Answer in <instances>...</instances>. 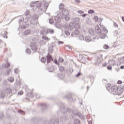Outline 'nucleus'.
<instances>
[{
	"instance_id": "nucleus-51",
	"label": "nucleus",
	"mask_w": 124,
	"mask_h": 124,
	"mask_svg": "<svg viewBox=\"0 0 124 124\" xmlns=\"http://www.w3.org/2000/svg\"><path fill=\"white\" fill-rule=\"evenodd\" d=\"M104 48L106 49H109V46L107 45H105L104 46Z\"/></svg>"
},
{
	"instance_id": "nucleus-61",
	"label": "nucleus",
	"mask_w": 124,
	"mask_h": 124,
	"mask_svg": "<svg viewBox=\"0 0 124 124\" xmlns=\"http://www.w3.org/2000/svg\"><path fill=\"white\" fill-rule=\"evenodd\" d=\"M113 25L114 27H115V28H118V24H117V23H116L115 22H114Z\"/></svg>"
},
{
	"instance_id": "nucleus-5",
	"label": "nucleus",
	"mask_w": 124,
	"mask_h": 124,
	"mask_svg": "<svg viewBox=\"0 0 124 124\" xmlns=\"http://www.w3.org/2000/svg\"><path fill=\"white\" fill-rule=\"evenodd\" d=\"M107 89L108 91L110 93H112V94H117L118 86H114L111 87V85L108 84V86L107 87Z\"/></svg>"
},
{
	"instance_id": "nucleus-10",
	"label": "nucleus",
	"mask_w": 124,
	"mask_h": 124,
	"mask_svg": "<svg viewBox=\"0 0 124 124\" xmlns=\"http://www.w3.org/2000/svg\"><path fill=\"white\" fill-rule=\"evenodd\" d=\"M31 47L32 51H33L34 52H36L37 51L38 48L36 45L35 44H31Z\"/></svg>"
},
{
	"instance_id": "nucleus-59",
	"label": "nucleus",
	"mask_w": 124,
	"mask_h": 124,
	"mask_svg": "<svg viewBox=\"0 0 124 124\" xmlns=\"http://www.w3.org/2000/svg\"><path fill=\"white\" fill-rule=\"evenodd\" d=\"M23 93H24V92L23 91H20L18 93V94H21V95H22Z\"/></svg>"
},
{
	"instance_id": "nucleus-34",
	"label": "nucleus",
	"mask_w": 124,
	"mask_h": 124,
	"mask_svg": "<svg viewBox=\"0 0 124 124\" xmlns=\"http://www.w3.org/2000/svg\"><path fill=\"white\" fill-rule=\"evenodd\" d=\"M8 80L9 81V82H14V78H12V77H10L8 78Z\"/></svg>"
},
{
	"instance_id": "nucleus-30",
	"label": "nucleus",
	"mask_w": 124,
	"mask_h": 124,
	"mask_svg": "<svg viewBox=\"0 0 124 124\" xmlns=\"http://www.w3.org/2000/svg\"><path fill=\"white\" fill-rule=\"evenodd\" d=\"M41 109H45V108H46V107H47V106L46 105V103H43L41 104Z\"/></svg>"
},
{
	"instance_id": "nucleus-40",
	"label": "nucleus",
	"mask_w": 124,
	"mask_h": 124,
	"mask_svg": "<svg viewBox=\"0 0 124 124\" xmlns=\"http://www.w3.org/2000/svg\"><path fill=\"white\" fill-rule=\"evenodd\" d=\"M77 115L78 117H79L80 119H84V116H83V115H82V114H77Z\"/></svg>"
},
{
	"instance_id": "nucleus-35",
	"label": "nucleus",
	"mask_w": 124,
	"mask_h": 124,
	"mask_svg": "<svg viewBox=\"0 0 124 124\" xmlns=\"http://www.w3.org/2000/svg\"><path fill=\"white\" fill-rule=\"evenodd\" d=\"M79 40H84L85 39V37L82 35H80L79 36Z\"/></svg>"
},
{
	"instance_id": "nucleus-58",
	"label": "nucleus",
	"mask_w": 124,
	"mask_h": 124,
	"mask_svg": "<svg viewBox=\"0 0 124 124\" xmlns=\"http://www.w3.org/2000/svg\"><path fill=\"white\" fill-rule=\"evenodd\" d=\"M75 2H76V3L78 4L81 1H80V0H75Z\"/></svg>"
},
{
	"instance_id": "nucleus-28",
	"label": "nucleus",
	"mask_w": 124,
	"mask_h": 124,
	"mask_svg": "<svg viewBox=\"0 0 124 124\" xmlns=\"http://www.w3.org/2000/svg\"><path fill=\"white\" fill-rule=\"evenodd\" d=\"M39 44L40 45H45V44H46V42L43 40H41L39 42Z\"/></svg>"
},
{
	"instance_id": "nucleus-13",
	"label": "nucleus",
	"mask_w": 124,
	"mask_h": 124,
	"mask_svg": "<svg viewBox=\"0 0 124 124\" xmlns=\"http://www.w3.org/2000/svg\"><path fill=\"white\" fill-rule=\"evenodd\" d=\"M38 42V41L37 40V39L36 38H32L31 40V44H35L36 43H37Z\"/></svg>"
},
{
	"instance_id": "nucleus-56",
	"label": "nucleus",
	"mask_w": 124,
	"mask_h": 124,
	"mask_svg": "<svg viewBox=\"0 0 124 124\" xmlns=\"http://www.w3.org/2000/svg\"><path fill=\"white\" fill-rule=\"evenodd\" d=\"M54 63H55V64H56L57 65H59L60 64L59 62H58V61H57V60H54Z\"/></svg>"
},
{
	"instance_id": "nucleus-63",
	"label": "nucleus",
	"mask_w": 124,
	"mask_h": 124,
	"mask_svg": "<svg viewBox=\"0 0 124 124\" xmlns=\"http://www.w3.org/2000/svg\"><path fill=\"white\" fill-rule=\"evenodd\" d=\"M0 97L1 98H4V96L3 95V94H1L0 96Z\"/></svg>"
},
{
	"instance_id": "nucleus-11",
	"label": "nucleus",
	"mask_w": 124,
	"mask_h": 124,
	"mask_svg": "<svg viewBox=\"0 0 124 124\" xmlns=\"http://www.w3.org/2000/svg\"><path fill=\"white\" fill-rule=\"evenodd\" d=\"M46 60H47V63H49L50 62H52V61H53L52 56L50 55L49 53H48L47 55L46 56Z\"/></svg>"
},
{
	"instance_id": "nucleus-18",
	"label": "nucleus",
	"mask_w": 124,
	"mask_h": 124,
	"mask_svg": "<svg viewBox=\"0 0 124 124\" xmlns=\"http://www.w3.org/2000/svg\"><path fill=\"white\" fill-rule=\"evenodd\" d=\"M65 121H66V117L65 116L61 117L60 118V122L61 123H62V124H64L65 123Z\"/></svg>"
},
{
	"instance_id": "nucleus-27",
	"label": "nucleus",
	"mask_w": 124,
	"mask_h": 124,
	"mask_svg": "<svg viewBox=\"0 0 124 124\" xmlns=\"http://www.w3.org/2000/svg\"><path fill=\"white\" fill-rule=\"evenodd\" d=\"M108 63L110 64V65H115V60H110L108 62Z\"/></svg>"
},
{
	"instance_id": "nucleus-15",
	"label": "nucleus",
	"mask_w": 124,
	"mask_h": 124,
	"mask_svg": "<svg viewBox=\"0 0 124 124\" xmlns=\"http://www.w3.org/2000/svg\"><path fill=\"white\" fill-rule=\"evenodd\" d=\"M73 22L75 23V24H78L79 22H80V18L78 17H76L72 19Z\"/></svg>"
},
{
	"instance_id": "nucleus-39",
	"label": "nucleus",
	"mask_w": 124,
	"mask_h": 124,
	"mask_svg": "<svg viewBox=\"0 0 124 124\" xmlns=\"http://www.w3.org/2000/svg\"><path fill=\"white\" fill-rule=\"evenodd\" d=\"M81 75H83V74L81 73V71H79V72L76 75V77H79V76H81Z\"/></svg>"
},
{
	"instance_id": "nucleus-45",
	"label": "nucleus",
	"mask_w": 124,
	"mask_h": 124,
	"mask_svg": "<svg viewBox=\"0 0 124 124\" xmlns=\"http://www.w3.org/2000/svg\"><path fill=\"white\" fill-rule=\"evenodd\" d=\"M10 65V63L8 62H7L6 64H5V68H7L9 67Z\"/></svg>"
},
{
	"instance_id": "nucleus-48",
	"label": "nucleus",
	"mask_w": 124,
	"mask_h": 124,
	"mask_svg": "<svg viewBox=\"0 0 124 124\" xmlns=\"http://www.w3.org/2000/svg\"><path fill=\"white\" fill-rule=\"evenodd\" d=\"M10 71H11V70L10 69L7 70L6 72V75H9V73H10Z\"/></svg>"
},
{
	"instance_id": "nucleus-41",
	"label": "nucleus",
	"mask_w": 124,
	"mask_h": 124,
	"mask_svg": "<svg viewBox=\"0 0 124 124\" xmlns=\"http://www.w3.org/2000/svg\"><path fill=\"white\" fill-rule=\"evenodd\" d=\"M54 19L50 18L49 19V24H50L51 25H52V24H54Z\"/></svg>"
},
{
	"instance_id": "nucleus-12",
	"label": "nucleus",
	"mask_w": 124,
	"mask_h": 124,
	"mask_svg": "<svg viewBox=\"0 0 124 124\" xmlns=\"http://www.w3.org/2000/svg\"><path fill=\"white\" fill-rule=\"evenodd\" d=\"M124 93V88L117 87V92L116 95H120L121 93Z\"/></svg>"
},
{
	"instance_id": "nucleus-53",
	"label": "nucleus",
	"mask_w": 124,
	"mask_h": 124,
	"mask_svg": "<svg viewBox=\"0 0 124 124\" xmlns=\"http://www.w3.org/2000/svg\"><path fill=\"white\" fill-rule=\"evenodd\" d=\"M26 52H27L28 54H31V49H30V48H27Z\"/></svg>"
},
{
	"instance_id": "nucleus-22",
	"label": "nucleus",
	"mask_w": 124,
	"mask_h": 124,
	"mask_svg": "<svg viewBox=\"0 0 124 124\" xmlns=\"http://www.w3.org/2000/svg\"><path fill=\"white\" fill-rule=\"evenodd\" d=\"M33 21H37L38 19V15L34 14L33 15Z\"/></svg>"
},
{
	"instance_id": "nucleus-21",
	"label": "nucleus",
	"mask_w": 124,
	"mask_h": 124,
	"mask_svg": "<svg viewBox=\"0 0 124 124\" xmlns=\"http://www.w3.org/2000/svg\"><path fill=\"white\" fill-rule=\"evenodd\" d=\"M47 68L49 72H53L54 71V66H48Z\"/></svg>"
},
{
	"instance_id": "nucleus-37",
	"label": "nucleus",
	"mask_w": 124,
	"mask_h": 124,
	"mask_svg": "<svg viewBox=\"0 0 124 124\" xmlns=\"http://www.w3.org/2000/svg\"><path fill=\"white\" fill-rule=\"evenodd\" d=\"M46 58H45V57H42L41 59V62H46Z\"/></svg>"
},
{
	"instance_id": "nucleus-17",
	"label": "nucleus",
	"mask_w": 124,
	"mask_h": 124,
	"mask_svg": "<svg viewBox=\"0 0 124 124\" xmlns=\"http://www.w3.org/2000/svg\"><path fill=\"white\" fill-rule=\"evenodd\" d=\"M89 33L91 35L94 36L95 35V32H94V30H93V29H89Z\"/></svg>"
},
{
	"instance_id": "nucleus-44",
	"label": "nucleus",
	"mask_w": 124,
	"mask_h": 124,
	"mask_svg": "<svg viewBox=\"0 0 124 124\" xmlns=\"http://www.w3.org/2000/svg\"><path fill=\"white\" fill-rule=\"evenodd\" d=\"M42 39H44V40H49V38L45 36H42Z\"/></svg>"
},
{
	"instance_id": "nucleus-16",
	"label": "nucleus",
	"mask_w": 124,
	"mask_h": 124,
	"mask_svg": "<svg viewBox=\"0 0 124 124\" xmlns=\"http://www.w3.org/2000/svg\"><path fill=\"white\" fill-rule=\"evenodd\" d=\"M28 96L29 98H33L34 97V95L32 92H30L27 93Z\"/></svg>"
},
{
	"instance_id": "nucleus-20",
	"label": "nucleus",
	"mask_w": 124,
	"mask_h": 124,
	"mask_svg": "<svg viewBox=\"0 0 124 124\" xmlns=\"http://www.w3.org/2000/svg\"><path fill=\"white\" fill-rule=\"evenodd\" d=\"M85 41H86V42H91V41H92V38H91L90 36H86L85 38Z\"/></svg>"
},
{
	"instance_id": "nucleus-46",
	"label": "nucleus",
	"mask_w": 124,
	"mask_h": 124,
	"mask_svg": "<svg viewBox=\"0 0 124 124\" xmlns=\"http://www.w3.org/2000/svg\"><path fill=\"white\" fill-rule=\"evenodd\" d=\"M98 19H99L98 16H94V19L95 22H97L98 21Z\"/></svg>"
},
{
	"instance_id": "nucleus-1",
	"label": "nucleus",
	"mask_w": 124,
	"mask_h": 124,
	"mask_svg": "<svg viewBox=\"0 0 124 124\" xmlns=\"http://www.w3.org/2000/svg\"><path fill=\"white\" fill-rule=\"evenodd\" d=\"M25 18L22 16L20 17L19 20V28H18V31H20L21 30H25L26 28L29 27V24L34 25V23H32L31 20V15L30 14V11H26L25 12Z\"/></svg>"
},
{
	"instance_id": "nucleus-42",
	"label": "nucleus",
	"mask_w": 124,
	"mask_h": 124,
	"mask_svg": "<svg viewBox=\"0 0 124 124\" xmlns=\"http://www.w3.org/2000/svg\"><path fill=\"white\" fill-rule=\"evenodd\" d=\"M63 58H62V57H59V62H63Z\"/></svg>"
},
{
	"instance_id": "nucleus-52",
	"label": "nucleus",
	"mask_w": 124,
	"mask_h": 124,
	"mask_svg": "<svg viewBox=\"0 0 124 124\" xmlns=\"http://www.w3.org/2000/svg\"><path fill=\"white\" fill-rule=\"evenodd\" d=\"M120 62L122 63H124V57L121 58L120 61Z\"/></svg>"
},
{
	"instance_id": "nucleus-33",
	"label": "nucleus",
	"mask_w": 124,
	"mask_h": 124,
	"mask_svg": "<svg viewBox=\"0 0 124 124\" xmlns=\"http://www.w3.org/2000/svg\"><path fill=\"white\" fill-rule=\"evenodd\" d=\"M67 71L70 74L73 72V69L72 68H69L67 69Z\"/></svg>"
},
{
	"instance_id": "nucleus-55",
	"label": "nucleus",
	"mask_w": 124,
	"mask_h": 124,
	"mask_svg": "<svg viewBox=\"0 0 124 124\" xmlns=\"http://www.w3.org/2000/svg\"><path fill=\"white\" fill-rule=\"evenodd\" d=\"M65 98H67L68 99H70V98H71V95H66Z\"/></svg>"
},
{
	"instance_id": "nucleus-60",
	"label": "nucleus",
	"mask_w": 124,
	"mask_h": 124,
	"mask_svg": "<svg viewBox=\"0 0 124 124\" xmlns=\"http://www.w3.org/2000/svg\"><path fill=\"white\" fill-rule=\"evenodd\" d=\"M0 115H1V116H0V119H2V118H3V113H0Z\"/></svg>"
},
{
	"instance_id": "nucleus-47",
	"label": "nucleus",
	"mask_w": 124,
	"mask_h": 124,
	"mask_svg": "<svg viewBox=\"0 0 124 124\" xmlns=\"http://www.w3.org/2000/svg\"><path fill=\"white\" fill-rule=\"evenodd\" d=\"M65 34L66 35H70V33L69 32V31H65Z\"/></svg>"
},
{
	"instance_id": "nucleus-23",
	"label": "nucleus",
	"mask_w": 124,
	"mask_h": 124,
	"mask_svg": "<svg viewBox=\"0 0 124 124\" xmlns=\"http://www.w3.org/2000/svg\"><path fill=\"white\" fill-rule=\"evenodd\" d=\"M31 30H26L24 32V35H29V34H31Z\"/></svg>"
},
{
	"instance_id": "nucleus-7",
	"label": "nucleus",
	"mask_w": 124,
	"mask_h": 124,
	"mask_svg": "<svg viewBox=\"0 0 124 124\" xmlns=\"http://www.w3.org/2000/svg\"><path fill=\"white\" fill-rule=\"evenodd\" d=\"M59 14H62V12H61V9L59 8V11L57 13V16H54V20L55 22L57 23H61V19H62V17H61V16L59 15Z\"/></svg>"
},
{
	"instance_id": "nucleus-54",
	"label": "nucleus",
	"mask_w": 124,
	"mask_h": 124,
	"mask_svg": "<svg viewBox=\"0 0 124 124\" xmlns=\"http://www.w3.org/2000/svg\"><path fill=\"white\" fill-rule=\"evenodd\" d=\"M78 13H79V14H84V11L79 10L78 11Z\"/></svg>"
},
{
	"instance_id": "nucleus-62",
	"label": "nucleus",
	"mask_w": 124,
	"mask_h": 124,
	"mask_svg": "<svg viewBox=\"0 0 124 124\" xmlns=\"http://www.w3.org/2000/svg\"><path fill=\"white\" fill-rule=\"evenodd\" d=\"M54 26L55 27H56V28H59V25L58 24V23H55Z\"/></svg>"
},
{
	"instance_id": "nucleus-14",
	"label": "nucleus",
	"mask_w": 124,
	"mask_h": 124,
	"mask_svg": "<svg viewBox=\"0 0 124 124\" xmlns=\"http://www.w3.org/2000/svg\"><path fill=\"white\" fill-rule=\"evenodd\" d=\"M40 34L41 35H47V31L42 30L40 31Z\"/></svg>"
},
{
	"instance_id": "nucleus-31",
	"label": "nucleus",
	"mask_w": 124,
	"mask_h": 124,
	"mask_svg": "<svg viewBox=\"0 0 124 124\" xmlns=\"http://www.w3.org/2000/svg\"><path fill=\"white\" fill-rule=\"evenodd\" d=\"M74 124H80V120L79 119H75L74 121Z\"/></svg>"
},
{
	"instance_id": "nucleus-43",
	"label": "nucleus",
	"mask_w": 124,
	"mask_h": 124,
	"mask_svg": "<svg viewBox=\"0 0 124 124\" xmlns=\"http://www.w3.org/2000/svg\"><path fill=\"white\" fill-rule=\"evenodd\" d=\"M114 36H117L118 35V31H113Z\"/></svg>"
},
{
	"instance_id": "nucleus-8",
	"label": "nucleus",
	"mask_w": 124,
	"mask_h": 124,
	"mask_svg": "<svg viewBox=\"0 0 124 124\" xmlns=\"http://www.w3.org/2000/svg\"><path fill=\"white\" fill-rule=\"evenodd\" d=\"M47 124H55V123L59 124V119H54L52 118L49 121H47Z\"/></svg>"
},
{
	"instance_id": "nucleus-49",
	"label": "nucleus",
	"mask_w": 124,
	"mask_h": 124,
	"mask_svg": "<svg viewBox=\"0 0 124 124\" xmlns=\"http://www.w3.org/2000/svg\"><path fill=\"white\" fill-rule=\"evenodd\" d=\"M89 78L91 79V80H94V77H93V75H90Z\"/></svg>"
},
{
	"instance_id": "nucleus-25",
	"label": "nucleus",
	"mask_w": 124,
	"mask_h": 124,
	"mask_svg": "<svg viewBox=\"0 0 124 124\" xmlns=\"http://www.w3.org/2000/svg\"><path fill=\"white\" fill-rule=\"evenodd\" d=\"M54 31L53 29H48L47 30V33H50V34H53L54 33Z\"/></svg>"
},
{
	"instance_id": "nucleus-4",
	"label": "nucleus",
	"mask_w": 124,
	"mask_h": 124,
	"mask_svg": "<svg viewBox=\"0 0 124 124\" xmlns=\"http://www.w3.org/2000/svg\"><path fill=\"white\" fill-rule=\"evenodd\" d=\"M63 4L61 3L59 5V8L60 9V12L62 14H59V15L62 19L64 18L66 21H68L70 19V17L68 16V11L65 9H63Z\"/></svg>"
},
{
	"instance_id": "nucleus-36",
	"label": "nucleus",
	"mask_w": 124,
	"mask_h": 124,
	"mask_svg": "<svg viewBox=\"0 0 124 124\" xmlns=\"http://www.w3.org/2000/svg\"><path fill=\"white\" fill-rule=\"evenodd\" d=\"M73 34H75V35H79V31L78 30H75Z\"/></svg>"
},
{
	"instance_id": "nucleus-29",
	"label": "nucleus",
	"mask_w": 124,
	"mask_h": 124,
	"mask_svg": "<svg viewBox=\"0 0 124 124\" xmlns=\"http://www.w3.org/2000/svg\"><path fill=\"white\" fill-rule=\"evenodd\" d=\"M53 47H54V46H51L49 47V48H48V52L49 53H52V52H53V51H54V49L53 48Z\"/></svg>"
},
{
	"instance_id": "nucleus-57",
	"label": "nucleus",
	"mask_w": 124,
	"mask_h": 124,
	"mask_svg": "<svg viewBox=\"0 0 124 124\" xmlns=\"http://www.w3.org/2000/svg\"><path fill=\"white\" fill-rule=\"evenodd\" d=\"M107 69L108 70H112V66H108L107 67Z\"/></svg>"
},
{
	"instance_id": "nucleus-6",
	"label": "nucleus",
	"mask_w": 124,
	"mask_h": 124,
	"mask_svg": "<svg viewBox=\"0 0 124 124\" xmlns=\"http://www.w3.org/2000/svg\"><path fill=\"white\" fill-rule=\"evenodd\" d=\"M60 111L61 112L64 114V113H67V112H69V113L70 114L71 113H73V111L71 110V109L68 108L66 109V108H65V107L64 106H62L60 108Z\"/></svg>"
},
{
	"instance_id": "nucleus-64",
	"label": "nucleus",
	"mask_w": 124,
	"mask_h": 124,
	"mask_svg": "<svg viewBox=\"0 0 124 124\" xmlns=\"http://www.w3.org/2000/svg\"><path fill=\"white\" fill-rule=\"evenodd\" d=\"M63 43V42L62 41H59L58 42V44L61 45V44H62Z\"/></svg>"
},
{
	"instance_id": "nucleus-19",
	"label": "nucleus",
	"mask_w": 124,
	"mask_h": 124,
	"mask_svg": "<svg viewBox=\"0 0 124 124\" xmlns=\"http://www.w3.org/2000/svg\"><path fill=\"white\" fill-rule=\"evenodd\" d=\"M7 32L6 31H3L1 32V35L4 38H7Z\"/></svg>"
},
{
	"instance_id": "nucleus-2",
	"label": "nucleus",
	"mask_w": 124,
	"mask_h": 124,
	"mask_svg": "<svg viewBox=\"0 0 124 124\" xmlns=\"http://www.w3.org/2000/svg\"><path fill=\"white\" fill-rule=\"evenodd\" d=\"M49 6L48 2H46L45 0L36 1V7L38 8V11L40 14H42L43 12H45Z\"/></svg>"
},
{
	"instance_id": "nucleus-9",
	"label": "nucleus",
	"mask_w": 124,
	"mask_h": 124,
	"mask_svg": "<svg viewBox=\"0 0 124 124\" xmlns=\"http://www.w3.org/2000/svg\"><path fill=\"white\" fill-rule=\"evenodd\" d=\"M73 28H74V23L73 22H70L68 25L65 27L66 30H70V31H71Z\"/></svg>"
},
{
	"instance_id": "nucleus-3",
	"label": "nucleus",
	"mask_w": 124,
	"mask_h": 124,
	"mask_svg": "<svg viewBox=\"0 0 124 124\" xmlns=\"http://www.w3.org/2000/svg\"><path fill=\"white\" fill-rule=\"evenodd\" d=\"M95 31L99 35L101 39H105L106 36H107L106 35L108 33V30L105 27H103L102 31H101V29H100L98 25L95 27Z\"/></svg>"
},
{
	"instance_id": "nucleus-24",
	"label": "nucleus",
	"mask_w": 124,
	"mask_h": 124,
	"mask_svg": "<svg viewBox=\"0 0 124 124\" xmlns=\"http://www.w3.org/2000/svg\"><path fill=\"white\" fill-rule=\"evenodd\" d=\"M35 4H36V1H31L30 3V6L31 7H34V6H35Z\"/></svg>"
},
{
	"instance_id": "nucleus-26",
	"label": "nucleus",
	"mask_w": 124,
	"mask_h": 124,
	"mask_svg": "<svg viewBox=\"0 0 124 124\" xmlns=\"http://www.w3.org/2000/svg\"><path fill=\"white\" fill-rule=\"evenodd\" d=\"M59 71H60V72L61 73L63 72V71H64V67L62 66H59Z\"/></svg>"
},
{
	"instance_id": "nucleus-38",
	"label": "nucleus",
	"mask_w": 124,
	"mask_h": 124,
	"mask_svg": "<svg viewBox=\"0 0 124 124\" xmlns=\"http://www.w3.org/2000/svg\"><path fill=\"white\" fill-rule=\"evenodd\" d=\"M89 14H93V13H94V10H89L88 11Z\"/></svg>"
},
{
	"instance_id": "nucleus-50",
	"label": "nucleus",
	"mask_w": 124,
	"mask_h": 124,
	"mask_svg": "<svg viewBox=\"0 0 124 124\" xmlns=\"http://www.w3.org/2000/svg\"><path fill=\"white\" fill-rule=\"evenodd\" d=\"M18 113H20L21 114H22V115H25V112L23 111V110H19L18 111Z\"/></svg>"
},
{
	"instance_id": "nucleus-32",
	"label": "nucleus",
	"mask_w": 124,
	"mask_h": 124,
	"mask_svg": "<svg viewBox=\"0 0 124 124\" xmlns=\"http://www.w3.org/2000/svg\"><path fill=\"white\" fill-rule=\"evenodd\" d=\"M58 77L59 78V79H63V77H64V76L62 74H59L58 75Z\"/></svg>"
}]
</instances>
